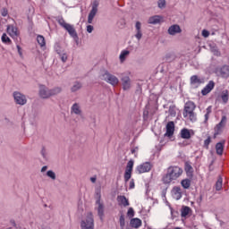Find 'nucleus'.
<instances>
[{
	"label": "nucleus",
	"instance_id": "57",
	"mask_svg": "<svg viewBox=\"0 0 229 229\" xmlns=\"http://www.w3.org/2000/svg\"><path fill=\"white\" fill-rule=\"evenodd\" d=\"M46 171H47V166L45 165L41 168V173H46Z\"/></svg>",
	"mask_w": 229,
	"mask_h": 229
},
{
	"label": "nucleus",
	"instance_id": "32",
	"mask_svg": "<svg viewBox=\"0 0 229 229\" xmlns=\"http://www.w3.org/2000/svg\"><path fill=\"white\" fill-rule=\"evenodd\" d=\"M1 40L3 42V44H12V39H10V38L8 37V35H6V33H4L2 35Z\"/></svg>",
	"mask_w": 229,
	"mask_h": 229
},
{
	"label": "nucleus",
	"instance_id": "17",
	"mask_svg": "<svg viewBox=\"0 0 229 229\" xmlns=\"http://www.w3.org/2000/svg\"><path fill=\"white\" fill-rule=\"evenodd\" d=\"M122 84L123 90H130V89L131 88V81L130 80V77H123L122 79Z\"/></svg>",
	"mask_w": 229,
	"mask_h": 229
},
{
	"label": "nucleus",
	"instance_id": "53",
	"mask_svg": "<svg viewBox=\"0 0 229 229\" xmlns=\"http://www.w3.org/2000/svg\"><path fill=\"white\" fill-rule=\"evenodd\" d=\"M98 180V177L95 175L93 177H90L91 183H96V181Z\"/></svg>",
	"mask_w": 229,
	"mask_h": 229
},
{
	"label": "nucleus",
	"instance_id": "2",
	"mask_svg": "<svg viewBox=\"0 0 229 229\" xmlns=\"http://www.w3.org/2000/svg\"><path fill=\"white\" fill-rule=\"evenodd\" d=\"M194 110H196V104L192 101L186 102L182 112L184 119H189L191 123H196L198 117Z\"/></svg>",
	"mask_w": 229,
	"mask_h": 229
},
{
	"label": "nucleus",
	"instance_id": "44",
	"mask_svg": "<svg viewBox=\"0 0 229 229\" xmlns=\"http://www.w3.org/2000/svg\"><path fill=\"white\" fill-rule=\"evenodd\" d=\"M135 37L138 40H140L142 38V30H136Z\"/></svg>",
	"mask_w": 229,
	"mask_h": 229
},
{
	"label": "nucleus",
	"instance_id": "54",
	"mask_svg": "<svg viewBox=\"0 0 229 229\" xmlns=\"http://www.w3.org/2000/svg\"><path fill=\"white\" fill-rule=\"evenodd\" d=\"M206 114H212V107H211V106H209L206 109Z\"/></svg>",
	"mask_w": 229,
	"mask_h": 229
},
{
	"label": "nucleus",
	"instance_id": "42",
	"mask_svg": "<svg viewBox=\"0 0 229 229\" xmlns=\"http://www.w3.org/2000/svg\"><path fill=\"white\" fill-rule=\"evenodd\" d=\"M128 217H133L135 216V211L133 210V208H130L127 211Z\"/></svg>",
	"mask_w": 229,
	"mask_h": 229
},
{
	"label": "nucleus",
	"instance_id": "20",
	"mask_svg": "<svg viewBox=\"0 0 229 229\" xmlns=\"http://www.w3.org/2000/svg\"><path fill=\"white\" fill-rule=\"evenodd\" d=\"M202 83H205V81L202 78H199L198 75H192L191 77V85H201Z\"/></svg>",
	"mask_w": 229,
	"mask_h": 229
},
{
	"label": "nucleus",
	"instance_id": "29",
	"mask_svg": "<svg viewBox=\"0 0 229 229\" xmlns=\"http://www.w3.org/2000/svg\"><path fill=\"white\" fill-rule=\"evenodd\" d=\"M37 42L39 44L40 47H46V38L42 35H38L37 37Z\"/></svg>",
	"mask_w": 229,
	"mask_h": 229
},
{
	"label": "nucleus",
	"instance_id": "37",
	"mask_svg": "<svg viewBox=\"0 0 229 229\" xmlns=\"http://www.w3.org/2000/svg\"><path fill=\"white\" fill-rule=\"evenodd\" d=\"M120 227L121 229H124V226H126V222L124 219V215H121L119 218Z\"/></svg>",
	"mask_w": 229,
	"mask_h": 229
},
{
	"label": "nucleus",
	"instance_id": "33",
	"mask_svg": "<svg viewBox=\"0 0 229 229\" xmlns=\"http://www.w3.org/2000/svg\"><path fill=\"white\" fill-rule=\"evenodd\" d=\"M49 91H50V97L51 96H56L57 94H60V92H62V88L55 87L52 89H49Z\"/></svg>",
	"mask_w": 229,
	"mask_h": 229
},
{
	"label": "nucleus",
	"instance_id": "39",
	"mask_svg": "<svg viewBox=\"0 0 229 229\" xmlns=\"http://www.w3.org/2000/svg\"><path fill=\"white\" fill-rule=\"evenodd\" d=\"M81 89V84L80 82H75V84L72 87V91L76 92V90H80Z\"/></svg>",
	"mask_w": 229,
	"mask_h": 229
},
{
	"label": "nucleus",
	"instance_id": "46",
	"mask_svg": "<svg viewBox=\"0 0 229 229\" xmlns=\"http://www.w3.org/2000/svg\"><path fill=\"white\" fill-rule=\"evenodd\" d=\"M209 36H210V32H208V30H202V37H204V38H208V37Z\"/></svg>",
	"mask_w": 229,
	"mask_h": 229
},
{
	"label": "nucleus",
	"instance_id": "16",
	"mask_svg": "<svg viewBox=\"0 0 229 229\" xmlns=\"http://www.w3.org/2000/svg\"><path fill=\"white\" fill-rule=\"evenodd\" d=\"M218 74L222 77V78H229V66L228 65H224L222 66L218 71H217Z\"/></svg>",
	"mask_w": 229,
	"mask_h": 229
},
{
	"label": "nucleus",
	"instance_id": "21",
	"mask_svg": "<svg viewBox=\"0 0 229 229\" xmlns=\"http://www.w3.org/2000/svg\"><path fill=\"white\" fill-rule=\"evenodd\" d=\"M64 30H66V31H68V33H69V35H71V37H78V34L76 33V30L74 29V26L68 23L64 27Z\"/></svg>",
	"mask_w": 229,
	"mask_h": 229
},
{
	"label": "nucleus",
	"instance_id": "38",
	"mask_svg": "<svg viewBox=\"0 0 229 229\" xmlns=\"http://www.w3.org/2000/svg\"><path fill=\"white\" fill-rule=\"evenodd\" d=\"M47 176H48V178H51V180H56V174H55V172H53L52 170L47 172Z\"/></svg>",
	"mask_w": 229,
	"mask_h": 229
},
{
	"label": "nucleus",
	"instance_id": "51",
	"mask_svg": "<svg viewBox=\"0 0 229 229\" xmlns=\"http://www.w3.org/2000/svg\"><path fill=\"white\" fill-rule=\"evenodd\" d=\"M6 15H8V9L4 8V9L2 10V16H3V17H6Z\"/></svg>",
	"mask_w": 229,
	"mask_h": 229
},
{
	"label": "nucleus",
	"instance_id": "27",
	"mask_svg": "<svg viewBox=\"0 0 229 229\" xmlns=\"http://www.w3.org/2000/svg\"><path fill=\"white\" fill-rule=\"evenodd\" d=\"M184 171L186 172L188 176H191L192 175V173H194V168H192V165H191V163L186 162L184 165Z\"/></svg>",
	"mask_w": 229,
	"mask_h": 229
},
{
	"label": "nucleus",
	"instance_id": "47",
	"mask_svg": "<svg viewBox=\"0 0 229 229\" xmlns=\"http://www.w3.org/2000/svg\"><path fill=\"white\" fill-rule=\"evenodd\" d=\"M131 152L132 155H134L135 157H137V153H139V147H135V148H132L131 149Z\"/></svg>",
	"mask_w": 229,
	"mask_h": 229
},
{
	"label": "nucleus",
	"instance_id": "13",
	"mask_svg": "<svg viewBox=\"0 0 229 229\" xmlns=\"http://www.w3.org/2000/svg\"><path fill=\"white\" fill-rule=\"evenodd\" d=\"M39 96L43 99H47V98H51V92L46 86L41 85L39 86Z\"/></svg>",
	"mask_w": 229,
	"mask_h": 229
},
{
	"label": "nucleus",
	"instance_id": "48",
	"mask_svg": "<svg viewBox=\"0 0 229 229\" xmlns=\"http://www.w3.org/2000/svg\"><path fill=\"white\" fill-rule=\"evenodd\" d=\"M129 189H135V180L131 179L129 182Z\"/></svg>",
	"mask_w": 229,
	"mask_h": 229
},
{
	"label": "nucleus",
	"instance_id": "11",
	"mask_svg": "<svg viewBox=\"0 0 229 229\" xmlns=\"http://www.w3.org/2000/svg\"><path fill=\"white\" fill-rule=\"evenodd\" d=\"M116 200L119 207H130V200L124 195H118Z\"/></svg>",
	"mask_w": 229,
	"mask_h": 229
},
{
	"label": "nucleus",
	"instance_id": "10",
	"mask_svg": "<svg viewBox=\"0 0 229 229\" xmlns=\"http://www.w3.org/2000/svg\"><path fill=\"white\" fill-rule=\"evenodd\" d=\"M174 135V122H168L166 124V131L165 133V137H168L171 139Z\"/></svg>",
	"mask_w": 229,
	"mask_h": 229
},
{
	"label": "nucleus",
	"instance_id": "55",
	"mask_svg": "<svg viewBox=\"0 0 229 229\" xmlns=\"http://www.w3.org/2000/svg\"><path fill=\"white\" fill-rule=\"evenodd\" d=\"M41 155H42V157H44V158H46V148H42Z\"/></svg>",
	"mask_w": 229,
	"mask_h": 229
},
{
	"label": "nucleus",
	"instance_id": "41",
	"mask_svg": "<svg viewBox=\"0 0 229 229\" xmlns=\"http://www.w3.org/2000/svg\"><path fill=\"white\" fill-rule=\"evenodd\" d=\"M58 24H60V26H62V28H64L69 24L67 22H65V20H64L63 18L58 20Z\"/></svg>",
	"mask_w": 229,
	"mask_h": 229
},
{
	"label": "nucleus",
	"instance_id": "50",
	"mask_svg": "<svg viewBox=\"0 0 229 229\" xmlns=\"http://www.w3.org/2000/svg\"><path fill=\"white\" fill-rule=\"evenodd\" d=\"M87 31L88 33H92V31H94V27L92 25H88Z\"/></svg>",
	"mask_w": 229,
	"mask_h": 229
},
{
	"label": "nucleus",
	"instance_id": "4",
	"mask_svg": "<svg viewBox=\"0 0 229 229\" xmlns=\"http://www.w3.org/2000/svg\"><path fill=\"white\" fill-rule=\"evenodd\" d=\"M101 79L110 85H113V87H117V85H119V79L106 71L101 74Z\"/></svg>",
	"mask_w": 229,
	"mask_h": 229
},
{
	"label": "nucleus",
	"instance_id": "28",
	"mask_svg": "<svg viewBox=\"0 0 229 229\" xmlns=\"http://www.w3.org/2000/svg\"><path fill=\"white\" fill-rule=\"evenodd\" d=\"M181 138L189 140L191 139V131L189 129H182L181 130Z\"/></svg>",
	"mask_w": 229,
	"mask_h": 229
},
{
	"label": "nucleus",
	"instance_id": "40",
	"mask_svg": "<svg viewBox=\"0 0 229 229\" xmlns=\"http://www.w3.org/2000/svg\"><path fill=\"white\" fill-rule=\"evenodd\" d=\"M210 142H212V140L210 136H208V139L204 140V146L207 149H208V146H210Z\"/></svg>",
	"mask_w": 229,
	"mask_h": 229
},
{
	"label": "nucleus",
	"instance_id": "9",
	"mask_svg": "<svg viewBox=\"0 0 229 229\" xmlns=\"http://www.w3.org/2000/svg\"><path fill=\"white\" fill-rule=\"evenodd\" d=\"M13 98L16 103V105H26L28 103V100L26 99V96L22 95V93L15 91L13 93Z\"/></svg>",
	"mask_w": 229,
	"mask_h": 229
},
{
	"label": "nucleus",
	"instance_id": "18",
	"mask_svg": "<svg viewBox=\"0 0 229 229\" xmlns=\"http://www.w3.org/2000/svg\"><path fill=\"white\" fill-rule=\"evenodd\" d=\"M225 143H226V141L225 140H223L222 141L216 144V155H219L220 157H221V155H223V152L225 151Z\"/></svg>",
	"mask_w": 229,
	"mask_h": 229
},
{
	"label": "nucleus",
	"instance_id": "45",
	"mask_svg": "<svg viewBox=\"0 0 229 229\" xmlns=\"http://www.w3.org/2000/svg\"><path fill=\"white\" fill-rule=\"evenodd\" d=\"M58 55H60L62 62H67V54H60V52H58Z\"/></svg>",
	"mask_w": 229,
	"mask_h": 229
},
{
	"label": "nucleus",
	"instance_id": "36",
	"mask_svg": "<svg viewBox=\"0 0 229 229\" xmlns=\"http://www.w3.org/2000/svg\"><path fill=\"white\" fill-rule=\"evenodd\" d=\"M168 113L172 115V116H175L176 115V106L174 105H172L169 106V109H168Z\"/></svg>",
	"mask_w": 229,
	"mask_h": 229
},
{
	"label": "nucleus",
	"instance_id": "1",
	"mask_svg": "<svg viewBox=\"0 0 229 229\" xmlns=\"http://www.w3.org/2000/svg\"><path fill=\"white\" fill-rule=\"evenodd\" d=\"M183 174V168L178 165H171L166 169V174L163 176V183L169 184L171 182L178 180Z\"/></svg>",
	"mask_w": 229,
	"mask_h": 229
},
{
	"label": "nucleus",
	"instance_id": "23",
	"mask_svg": "<svg viewBox=\"0 0 229 229\" xmlns=\"http://www.w3.org/2000/svg\"><path fill=\"white\" fill-rule=\"evenodd\" d=\"M131 226L132 228H140V226H142V220H140V218L131 219Z\"/></svg>",
	"mask_w": 229,
	"mask_h": 229
},
{
	"label": "nucleus",
	"instance_id": "5",
	"mask_svg": "<svg viewBox=\"0 0 229 229\" xmlns=\"http://www.w3.org/2000/svg\"><path fill=\"white\" fill-rule=\"evenodd\" d=\"M225 126H226V116H222V119L219 123H217L215 127L214 139H217V135H221L223 133V130H225Z\"/></svg>",
	"mask_w": 229,
	"mask_h": 229
},
{
	"label": "nucleus",
	"instance_id": "12",
	"mask_svg": "<svg viewBox=\"0 0 229 229\" xmlns=\"http://www.w3.org/2000/svg\"><path fill=\"white\" fill-rule=\"evenodd\" d=\"M214 87H216V83H214V81H210L201 90L202 96H207L208 94H210V92L214 90Z\"/></svg>",
	"mask_w": 229,
	"mask_h": 229
},
{
	"label": "nucleus",
	"instance_id": "14",
	"mask_svg": "<svg viewBox=\"0 0 229 229\" xmlns=\"http://www.w3.org/2000/svg\"><path fill=\"white\" fill-rule=\"evenodd\" d=\"M171 192L174 199H182V192L180 186H174Z\"/></svg>",
	"mask_w": 229,
	"mask_h": 229
},
{
	"label": "nucleus",
	"instance_id": "35",
	"mask_svg": "<svg viewBox=\"0 0 229 229\" xmlns=\"http://www.w3.org/2000/svg\"><path fill=\"white\" fill-rule=\"evenodd\" d=\"M128 55H130V51L128 50H123L120 54V61L124 62L126 60Z\"/></svg>",
	"mask_w": 229,
	"mask_h": 229
},
{
	"label": "nucleus",
	"instance_id": "8",
	"mask_svg": "<svg viewBox=\"0 0 229 229\" xmlns=\"http://www.w3.org/2000/svg\"><path fill=\"white\" fill-rule=\"evenodd\" d=\"M153 167V165L149 162H145L136 167L138 174H142L144 173H149Z\"/></svg>",
	"mask_w": 229,
	"mask_h": 229
},
{
	"label": "nucleus",
	"instance_id": "43",
	"mask_svg": "<svg viewBox=\"0 0 229 229\" xmlns=\"http://www.w3.org/2000/svg\"><path fill=\"white\" fill-rule=\"evenodd\" d=\"M158 8H165V0H158Z\"/></svg>",
	"mask_w": 229,
	"mask_h": 229
},
{
	"label": "nucleus",
	"instance_id": "26",
	"mask_svg": "<svg viewBox=\"0 0 229 229\" xmlns=\"http://www.w3.org/2000/svg\"><path fill=\"white\" fill-rule=\"evenodd\" d=\"M71 110L72 114H75L76 115L81 114V108L78 103L73 104Z\"/></svg>",
	"mask_w": 229,
	"mask_h": 229
},
{
	"label": "nucleus",
	"instance_id": "22",
	"mask_svg": "<svg viewBox=\"0 0 229 229\" xmlns=\"http://www.w3.org/2000/svg\"><path fill=\"white\" fill-rule=\"evenodd\" d=\"M162 21V16L155 15L148 19V24H160Z\"/></svg>",
	"mask_w": 229,
	"mask_h": 229
},
{
	"label": "nucleus",
	"instance_id": "3",
	"mask_svg": "<svg viewBox=\"0 0 229 229\" xmlns=\"http://www.w3.org/2000/svg\"><path fill=\"white\" fill-rule=\"evenodd\" d=\"M81 229H94V216L92 213H88L81 222Z\"/></svg>",
	"mask_w": 229,
	"mask_h": 229
},
{
	"label": "nucleus",
	"instance_id": "19",
	"mask_svg": "<svg viewBox=\"0 0 229 229\" xmlns=\"http://www.w3.org/2000/svg\"><path fill=\"white\" fill-rule=\"evenodd\" d=\"M168 33L169 35H176L177 33H182V29L179 25L174 24L169 27Z\"/></svg>",
	"mask_w": 229,
	"mask_h": 229
},
{
	"label": "nucleus",
	"instance_id": "25",
	"mask_svg": "<svg viewBox=\"0 0 229 229\" xmlns=\"http://www.w3.org/2000/svg\"><path fill=\"white\" fill-rule=\"evenodd\" d=\"M191 212H192V209H191L188 206H183L181 208V216L182 217H187V216H189V214H191Z\"/></svg>",
	"mask_w": 229,
	"mask_h": 229
},
{
	"label": "nucleus",
	"instance_id": "34",
	"mask_svg": "<svg viewBox=\"0 0 229 229\" xmlns=\"http://www.w3.org/2000/svg\"><path fill=\"white\" fill-rule=\"evenodd\" d=\"M181 185L183 189H189L191 187V179H183L181 182Z\"/></svg>",
	"mask_w": 229,
	"mask_h": 229
},
{
	"label": "nucleus",
	"instance_id": "15",
	"mask_svg": "<svg viewBox=\"0 0 229 229\" xmlns=\"http://www.w3.org/2000/svg\"><path fill=\"white\" fill-rule=\"evenodd\" d=\"M96 13H98V4H93L92 9L88 16V22L89 24H92L94 21V17H96Z\"/></svg>",
	"mask_w": 229,
	"mask_h": 229
},
{
	"label": "nucleus",
	"instance_id": "24",
	"mask_svg": "<svg viewBox=\"0 0 229 229\" xmlns=\"http://www.w3.org/2000/svg\"><path fill=\"white\" fill-rule=\"evenodd\" d=\"M220 98L222 99L224 105H226L228 103L229 99V92L228 89H225L220 93Z\"/></svg>",
	"mask_w": 229,
	"mask_h": 229
},
{
	"label": "nucleus",
	"instance_id": "52",
	"mask_svg": "<svg viewBox=\"0 0 229 229\" xmlns=\"http://www.w3.org/2000/svg\"><path fill=\"white\" fill-rule=\"evenodd\" d=\"M16 47L18 49V53H19L20 56H22V48H21V46L17 45Z\"/></svg>",
	"mask_w": 229,
	"mask_h": 229
},
{
	"label": "nucleus",
	"instance_id": "6",
	"mask_svg": "<svg viewBox=\"0 0 229 229\" xmlns=\"http://www.w3.org/2000/svg\"><path fill=\"white\" fill-rule=\"evenodd\" d=\"M135 164V161L133 159L129 160L127 163L125 172H124V182L127 183V182H130V179L131 178V173H133V165Z\"/></svg>",
	"mask_w": 229,
	"mask_h": 229
},
{
	"label": "nucleus",
	"instance_id": "31",
	"mask_svg": "<svg viewBox=\"0 0 229 229\" xmlns=\"http://www.w3.org/2000/svg\"><path fill=\"white\" fill-rule=\"evenodd\" d=\"M104 212H105V208L103 207V204L98 202V214L100 219H103Z\"/></svg>",
	"mask_w": 229,
	"mask_h": 229
},
{
	"label": "nucleus",
	"instance_id": "49",
	"mask_svg": "<svg viewBox=\"0 0 229 229\" xmlns=\"http://www.w3.org/2000/svg\"><path fill=\"white\" fill-rule=\"evenodd\" d=\"M136 31H140L141 23L140 21H137L135 24Z\"/></svg>",
	"mask_w": 229,
	"mask_h": 229
},
{
	"label": "nucleus",
	"instance_id": "7",
	"mask_svg": "<svg viewBox=\"0 0 229 229\" xmlns=\"http://www.w3.org/2000/svg\"><path fill=\"white\" fill-rule=\"evenodd\" d=\"M6 31L13 40H17L21 35L19 29L14 25H7Z\"/></svg>",
	"mask_w": 229,
	"mask_h": 229
},
{
	"label": "nucleus",
	"instance_id": "56",
	"mask_svg": "<svg viewBox=\"0 0 229 229\" xmlns=\"http://www.w3.org/2000/svg\"><path fill=\"white\" fill-rule=\"evenodd\" d=\"M210 117V114H208V113H206V114H205V121L207 122V121H208V118Z\"/></svg>",
	"mask_w": 229,
	"mask_h": 229
},
{
	"label": "nucleus",
	"instance_id": "30",
	"mask_svg": "<svg viewBox=\"0 0 229 229\" xmlns=\"http://www.w3.org/2000/svg\"><path fill=\"white\" fill-rule=\"evenodd\" d=\"M223 189V177L219 176L216 182V191H221Z\"/></svg>",
	"mask_w": 229,
	"mask_h": 229
}]
</instances>
